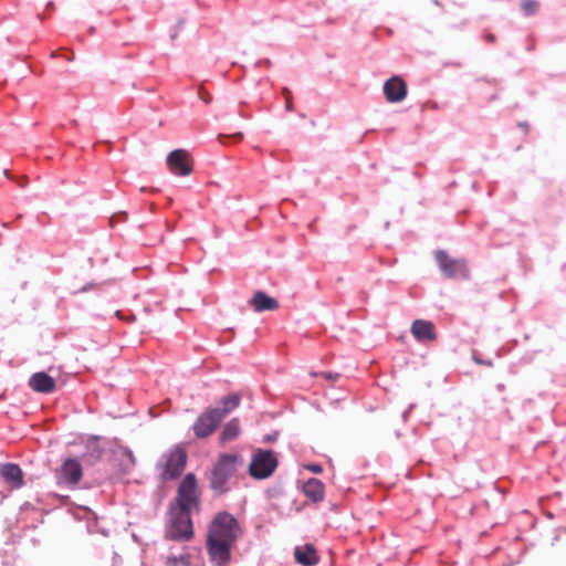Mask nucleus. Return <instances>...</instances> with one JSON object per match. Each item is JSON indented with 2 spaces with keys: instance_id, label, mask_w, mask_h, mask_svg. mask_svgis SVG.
Returning a JSON list of instances; mask_svg holds the SVG:
<instances>
[{
  "instance_id": "24",
  "label": "nucleus",
  "mask_w": 566,
  "mask_h": 566,
  "mask_svg": "<svg viewBox=\"0 0 566 566\" xmlns=\"http://www.w3.org/2000/svg\"><path fill=\"white\" fill-rule=\"evenodd\" d=\"M305 468L307 470H310L311 472L316 473V474L322 473V471H323V469H322V467L319 464H314V463L313 464H308Z\"/></svg>"
},
{
  "instance_id": "17",
  "label": "nucleus",
  "mask_w": 566,
  "mask_h": 566,
  "mask_svg": "<svg viewBox=\"0 0 566 566\" xmlns=\"http://www.w3.org/2000/svg\"><path fill=\"white\" fill-rule=\"evenodd\" d=\"M252 305L258 312L273 311L279 307V303L262 292H256L252 298Z\"/></svg>"
},
{
  "instance_id": "21",
  "label": "nucleus",
  "mask_w": 566,
  "mask_h": 566,
  "mask_svg": "<svg viewBox=\"0 0 566 566\" xmlns=\"http://www.w3.org/2000/svg\"><path fill=\"white\" fill-rule=\"evenodd\" d=\"M522 9L525 14H533L538 9V3L534 0H526L522 3Z\"/></svg>"
},
{
  "instance_id": "4",
  "label": "nucleus",
  "mask_w": 566,
  "mask_h": 566,
  "mask_svg": "<svg viewBox=\"0 0 566 566\" xmlns=\"http://www.w3.org/2000/svg\"><path fill=\"white\" fill-rule=\"evenodd\" d=\"M279 460L271 450L256 449L253 451L249 464V474L255 480L270 478L276 470Z\"/></svg>"
},
{
  "instance_id": "1",
  "label": "nucleus",
  "mask_w": 566,
  "mask_h": 566,
  "mask_svg": "<svg viewBox=\"0 0 566 566\" xmlns=\"http://www.w3.org/2000/svg\"><path fill=\"white\" fill-rule=\"evenodd\" d=\"M243 530L238 520L228 512H219L211 520L206 538L209 560L214 566H228L232 549L242 536Z\"/></svg>"
},
{
  "instance_id": "25",
  "label": "nucleus",
  "mask_w": 566,
  "mask_h": 566,
  "mask_svg": "<svg viewBox=\"0 0 566 566\" xmlns=\"http://www.w3.org/2000/svg\"><path fill=\"white\" fill-rule=\"evenodd\" d=\"M226 137L232 138L235 143H238V142L242 140L243 135H242V133H237V134H233L232 136H220L221 139L226 138Z\"/></svg>"
},
{
  "instance_id": "22",
  "label": "nucleus",
  "mask_w": 566,
  "mask_h": 566,
  "mask_svg": "<svg viewBox=\"0 0 566 566\" xmlns=\"http://www.w3.org/2000/svg\"><path fill=\"white\" fill-rule=\"evenodd\" d=\"M282 95L285 99V106L287 111H292V94L287 88L282 90Z\"/></svg>"
},
{
  "instance_id": "16",
  "label": "nucleus",
  "mask_w": 566,
  "mask_h": 566,
  "mask_svg": "<svg viewBox=\"0 0 566 566\" xmlns=\"http://www.w3.org/2000/svg\"><path fill=\"white\" fill-rule=\"evenodd\" d=\"M303 493L307 499L317 503L323 501L325 495V486L323 482L317 479H310L303 484Z\"/></svg>"
},
{
  "instance_id": "18",
  "label": "nucleus",
  "mask_w": 566,
  "mask_h": 566,
  "mask_svg": "<svg viewBox=\"0 0 566 566\" xmlns=\"http://www.w3.org/2000/svg\"><path fill=\"white\" fill-rule=\"evenodd\" d=\"M241 402V396L239 394H230L220 400L221 408H213L217 410L221 419H223L231 411L237 409Z\"/></svg>"
},
{
  "instance_id": "20",
  "label": "nucleus",
  "mask_w": 566,
  "mask_h": 566,
  "mask_svg": "<svg viewBox=\"0 0 566 566\" xmlns=\"http://www.w3.org/2000/svg\"><path fill=\"white\" fill-rule=\"evenodd\" d=\"M166 566H189L190 565V554L184 552L179 555L170 554L166 557L165 562Z\"/></svg>"
},
{
  "instance_id": "7",
  "label": "nucleus",
  "mask_w": 566,
  "mask_h": 566,
  "mask_svg": "<svg viewBox=\"0 0 566 566\" xmlns=\"http://www.w3.org/2000/svg\"><path fill=\"white\" fill-rule=\"evenodd\" d=\"M440 270L450 279H468L469 270L464 261L449 258L444 251L436 252Z\"/></svg>"
},
{
  "instance_id": "26",
  "label": "nucleus",
  "mask_w": 566,
  "mask_h": 566,
  "mask_svg": "<svg viewBox=\"0 0 566 566\" xmlns=\"http://www.w3.org/2000/svg\"><path fill=\"white\" fill-rule=\"evenodd\" d=\"M322 377H324L326 380L334 381L338 377L337 375H333L332 373H322Z\"/></svg>"
},
{
  "instance_id": "10",
  "label": "nucleus",
  "mask_w": 566,
  "mask_h": 566,
  "mask_svg": "<svg viewBox=\"0 0 566 566\" xmlns=\"http://www.w3.org/2000/svg\"><path fill=\"white\" fill-rule=\"evenodd\" d=\"M168 169L178 176H187L192 170L191 158L187 150L176 149L167 157Z\"/></svg>"
},
{
  "instance_id": "6",
  "label": "nucleus",
  "mask_w": 566,
  "mask_h": 566,
  "mask_svg": "<svg viewBox=\"0 0 566 566\" xmlns=\"http://www.w3.org/2000/svg\"><path fill=\"white\" fill-rule=\"evenodd\" d=\"M197 501L196 478L193 474H187L179 485L176 507L191 511L197 505Z\"/></svg>"
},
{
  "instance_id": "2",
  "label": "nucleus",
  "mask_w": 566,
  "mask_h": 566,
  "mask_svg": "<svg viewBox=\"0 0 566 566\" xmlns=\"http://www.w3.org/2000/svg\"><path fill=\"white\" fill-rule=\"evenodd\" d=\"M242 463V458L237 453L220 454L211 473L212 489L224 492L228 489L229 481L235 475Z\"/></svg>"
},
{
  "instance_id": "12",
  "label": "nucleus",
  "mask_w": 566,
  "mask_h": 566,
  "mask_svg": "<svg viewBox=\"0 0 566 566\" xmlns=\"http://www.w3.org/2000/svg\"><path fill=\"white\" fill-rule=\"evenodd\" d=\"M0 474L11 489H21L24 485L23 472L18 464H1Z\"/></svg>"
},
{
  "instance_id": "23",
  "label": "nucleus",
  "mask_w": 566,
  "mask_h": 566,
  "mask_svg": "<svg viewBox=\"0 0 566 566\" xmlns=\"http://www.w3.org/2000/svg\"><path fill=\"white\" fill-rule=\"evenodd\" d=\"M198 95L205 103H209L211 101L210 94L203 88V86L199 87Z\"/></svg>"
},
{
  "instance_id": "11",
  "label": "nucleus",
  "mask_w": 566,
  "mask_h": 566,
  "mask_svg": "<svg viewBox=\"0 0 566 566\" xmlns=\"http://www.w3.org/2000/svg\"><path fill=\"white\" fill-rule=\"evenodd\" d=\"M384 94L388 102H401L407 95V84L399 76H392L384 85Z\"/></svg>"
},
{
  "instance_id": "9",
  "label": "nucleus",
  "mask_w": 566,
  "mask_h": 566,
  "mask_svg": "<svg viewBox=\"0 0 566 566\" xmlns=\"http://www.w3.org/2000/svg\"><path fill=\"white\" fill-rule=\"evenodd\" d=\"M82 475V465L76 459H66L55 472L57 483L67 486H75Z\"/></svg>"
},
{
  "instance_id": "14",
  "label": "nucleus",
  "mask_w": 566,
  "mask_h": 566,
  "mask_svg": "<svg viewBox=\"0 0 566 566\" xmlns=\"http://www.w3.org/2000/svg\"><path fill=\"white\" fill-rule=\"evenodd\" d=\"M411 334L418 342H429L436 339L434 325L431 322L416 319L411 326Z\"/></svg>"
},
{
  "instance_id": "15",
  "label": "nucleus",
  "mask_w": 566,
  "mask_h": 566,
  "mask_svg": "<svg viewBox=\"0 0 566 566\" xmlns=\"http://www.w3.org/2000/svg\"><path fill=\"white\" fill-rule=\"evenodd\" d=\"M294 556L296 562L304 566H314L319 562V556L311 544L295 547Z\"/></svg>"
},
{
  "instance_id": "8",
  "label": "nucleus",
  "mask_w": 566,
  "mask_h": 566,
  "mask_svg": "<svg viewBox=\"0 0 566 566\" xmlns=\"http://www.w3.org/2000/svg\"><path fill=\"white\" fill-rule=\"evenodd\" d=\"M221 420L222 419L217 410L208 408L198 417L192 426L195 436L199 439L211 436L218 428Z\"/></svg>"
},
{
  "instance_id": "27",
  "label": "nucleus",
  "mask_w": 566,
  "mask_h": 566,
  "mask_svg": "<svg viewBox=\"0 0 566 566\" xmlns=\"http://www.w3.org/2000/svg\"><path fill=\"white\" fill-rule=\"evenodd\" d=\"M488 40H489L490 42H493V41H494V36H493V35H489V36H488Z\"/></svg>"
},
{
  "instance_id": "19",
  "label": "nucleus",
  "mask_w": 566,
  "mask_h": 566,
  "mask_svg": "<svg viewBox=\"0 0 566 566\" xmlns=\"http://www.w3.org/2000/svg\"><path fill=\"white\" fill-rule=\"evenodd\" d=\"M241 432L240 423L238 419H231L228 421L220 433V441L226 443L235 440Z\"/></svg>"
},
{
  "instance_id": "3",
  "label": "nucleus",
  "mask_w": 566,
  "mask_h": 566,
  "mask_svg": "<svg viewBox=\"0 0 566 566\" xmlns=\"http://www.w3.org/2000/svg\"><path fill=\"white\" fill-rule=\"evenodd\" d=\"M191 511L171 509L170 523L166 530V537L178 542H189L193 537Z\"/></svg>"
},
{
  "instance_id": "5",
  "label": "nucleus",
  "mask_w": 566,
  "mask_h": 566,
  "mask_svg": "<svg viewBox=\"0 0 566 566\" xmlns=\"http://www.w3.org/2000/svg\"><path fill=\"white\" fill-rule=\"evenodd\" d=\"M187 463L186 449L178 444L169 449L163 454L158 467L161 470V475L165 480L178 478L185 470Z\"/></svg>"
},
{
  "instance_id": "13",
  "label": "nucleus",
  "mask_w": 566,
  "mask_h": 566,
  "mask_svg": "<svg viewBox=\"0 0 566 566\" xmlns=\"http://www.w3.org/2000/svg\"><path fill=\"white\" fill-rule=\"evenodd\" d=\"M29 387L40 394H51L55 390V380L44 371L33 374L29 379Z\"/></svg>"
}]
</instances>
